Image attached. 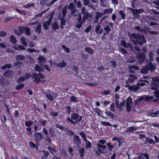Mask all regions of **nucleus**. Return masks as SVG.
Returning <instances> with one entry per match:
<instances>
[{"instance_id":"obj_1","label":"nucleus","mask_w":159,"mask_h":159,"mask_svg":"<svg viewBox=\"0 0 159 159\" xmlns=\"http://www.w3.org/2000/svg\"><path fill=\"white\" fill-rule=\"evenodd\" d=\"M131 41H132L135 45H142L146 43L145 37L143 35L134 33L131 34Z\"/></svg>"},{"instance_id":"obj_2","label":"nucleus","mask_w":159,"mask_h":159,"mask_svg":"<svg viewBox=\"0 0 159 159\" xmlns=\"http://www.w3.org/2000/svg\"><path fill=\"white\" fill-rule=\"evenodd\" d=\"M107 148V147L105 145H102L100 143H97L96 147L95 153L96 155L98 156H101L100 153L104 154L106 153L105 149Z\"/></svg>"},{"instance_id":"obj_3","label":"nucleus","mask_w":159,"mask_h":159,"mask_svg":"<svg viewBox=\"0 0 159 159\" xmlns=\"http://www.w3.org/2000/svg\"><path fill=\"white\" fill-rule=\"evenodd\" d=\"M32 78L34 79V81L37 83H39L41 81L40 79L43 80L45 78L42 74H37L36 73L33 74Z\"/></svg>"},{"instance_id":"obj_4","label":"nucleus","mask_w":159,"mask_h":159,"mask_svg":"<svg viewBox=\"0 0 159 159\" xmlns=\"http://www.w3.org/2000/svg\"><path fill=\"white\" fill-rule=\"evenodd\" d=\"M116 108L119 109L120 111L123 110L124 107L125 103V100H123V102L119 103V100H116Z\"/></svg>"},{"instance_id":"obj_5","label":"nucleus","mask_w":159,"mask_h":159,"mask_svg":"<svg viewBox=\"0 0 159 159\" xmlns=\"http://www.w3.org/2000/svg\"><path fill=\"white\" fill-rule=\"evenodd\" d=\"M34 139L36 143L37 144L39 142L41 141L43 139V136L39 132H37L34 134Z\"/></svg>"},{"instance_id":"obj_6","label":"nucleus","mask_w":159,"mask_h":159,"mask_svg":"<svg viewBox=\"0 0 159 159\" xmlns=\"http://www.w3.org/2000/svg\"><path fill=\"white\" fill-rule=\"evenodd\" d=\"M146 58L145 54L143 52L139 53L138 56V62L140 64L142 63Z\"/></svg>"},{"instance_id":"obj_7","label":"nucleus","mask_w":159,"mask_h":159,"mask_svg":"<svg viewBox=\"0 0 159 159\" xmlns=\"http://www.w3.org/2000/svg\"><path fill=\"white\" fill-rule=\"evenodd\" d=\"M24 28L25 26H19L18 27V30H15L14 32L18 36L21 35L24 32Z\"/></svg>"},{"instance_id":"obj_8","label":"nucleus","mask_w":159,"mask_h":159,"mask_svg":"<svg viewBox=\"0 0 159 159\" xmlns=\"http://www.w3.org/2000/svg\"><path fill=\"white\" fill-rule=\"evenodd\" d=\"M127 9L128 10L131 11L134 15H137L141 13L143 11V10L141 9H135L130 7H128Z\"/></svg>"},{"instance_id":"obj_9","label":"nucleus","mask_w":159,"mask_h":159,"mask_svg":"<svg viewBox=\"0 0 159 159\" xmlns=\"http://www.w3.org/2000/svg\"><path fill=\"white\" fill-rule=\"evenodd\" d=\"M128 69L129 72L133 74L135 73V71L139 70V68L137 66L133 65H129Z\"/></svg>"},{"instance_id":"obj_10","label":"nucleus","mask_w":159,"mask_h":159,"mask_svg":"<svg viewBox=\"0 0 159 159\" xmlns=\"http://www.w3.org/2000/svg\"><path fill=\"white\" fill-rule=\"evenodd\" d=\"M126 107L127 111L129 112L131 111L132 106V100H126Z\"/></svg>"},{"instance_id":"obj_11","label":"nucleus","mask_w":159,"mask_h":159,"mask_svg":"<svg viewBox=\"0 0 159 159\" xmlns=\"http://www.w3.org/2000/svg\"><path fill=\"white\" fill-rule=\"evenodd\" d=\"M148 71H153L156 69V67L154 66L152 62H150L147 65H145Z\"/></svg>"},{"instance_id":"obj_12","label":"nucleus","mask_w":159,"mask_h":159,"mask_svg":"<svg viewBox=\"0 0 159 159\" xmlns=\"http://www.w3.org/2000/svg\"><path fill=\"white\" fill-rule=\"evenodd\" d=\"M39 61V63L40 65H43L46 63V60L45 58L43 56H40L38 58Z\"/></svg>"},{"instance_id":"obj_13","label":"nucleus","mask_w":159,"mask_h":159,"mask_svg":"<svg viewBox=\"0 0 159 159\" xmlns=\"http://www.w3.org/2000/svg\"><path fill=\"white\" fill-rule=\"evenodd\" d=\"M74 141L77 146H79L81 144V141L78 136L75 135L74 137Z\"/></svg>"},{"instance_id":"obj_14","label":"nucleus","mask_w":159,"mask_h":159,"mask_svg":"<svg viewBox=\"0 0 159 159\" xmlns=\"http://www.w3.org/2000/svg\"><path fill=\"white\" fill-rule=\"evenodd\" d=\"M138 159H150L149 155L147 153H142L138 156Z\"/></svg>"},{"instance_id":"obj_15","label":"nucleus","mask_w":159,"mask_h":159,"mask_svg":"<svg viewBox=\"0 0 159 159\" xmlns=\"http://www.w3.org/2000/svg\"><path fill=\"white\" fill-rule=\"evenodd\" d=\"M137 77L136 75H130L128 80L129 82H132L134 81V80H137Z\"/></svg>"},{"instance_id":"obj_16","label":"nucleus","mask_w":159,"mask_h":159,"mask_svg":"<svg viewBox=\"0 0 159 159\" xmlns=\"http://www.w3.org/2000/svg\"><path fill=\"white\" fill-rule=\"evenodd\" d=\"M121 45L125 48H129L132 47V45L129 43H126V41L123 40L122 41Z\"/></svg>"},{"instance_id":"obj_17","label":"nucleus","mask_w":159,"mask_h":159,"mask_svg":"<svg viewBox=\"0 0 159 159\" xmlns=\"http://www.w3.org/2000/svg\"><path fill=\"white\" fill-rule=\"evenodd\" d=\"M79 149L80 148V150H79V152L80 153V157L81 158H83L84 155L85 150L84 148H81L80 146L78 147Z\"/></svg>"},{"instance_id":"obj_18","label":"nucleus","mask_w":159,"mask_h":159,"mask_svg":"<svg viewBox=\"0 0 159 159\" xmlns=\"http://www.w3.org/2000/svg\"><path fill=\"white\" fill-rule=\"evenodd\" d=\"M140 87L139 86L137 85H131L130 87V91H131L136 92L139 89Z\"/></svg>"},{"instance_id":"obj_19","label":"nucleus","mask_w":159,"mask_h":159,"mask_svg":"<svg viewBox=\"0 0 159 159\" xmlns=\"http://www.w3.org/2000/svg\"><path fill=\"white\" fill-rule=\"evenodd\" d=\"M34 69L36 71L38 72H42L44 70V68H41L40 66L38 64L35 65Z\"/></svg>"},{"instance_id":"obj_20","label":"nucleus","mask_w":159,"mask_h":159,"mask_svg":"<svg viewBox=\"0 0 159 159\" xmlns=\"http://www.w3.org/2000/svg\"><path fill=\"white\" fill-rule=\"evenodd\" d=\"M137 129L134 126H131L127 128L126 129V133L132 132L136 130Z\"/></svg>"},{"instance_id":"obj_21","label":"nucleus","mask_w":159,"mask_h":159,"mask_svg":"<svg viewBox=\"0 0 159 159\" xmlns=\"http://www.w3.org/2000/svg\"><path fill=\"white\" fill-rule=\"evenodd\" d=\"M92 15L89 12H87L86 14L84 15L82 18L83 21H84L85 20L88 19L89 17H92Z\"/></svg>"},{"instance_id":"obj_22","label":"nucleus","mask_w":159,"mask_h":159,"mask_svg":"<svg viewBox=\"0 0 159 159\" xmlns=\"http://www.w3.org/2000/svg\"><path fill=\"white\" fill-rule=\"evenodd\" d=\"M66 63L64 62V60L62 62L57 63L56 66L58 67L63 68L66 66Z\"/></svg>"},{"instance_id":"obj_23","label":"nucleus","mask_w":159,"mask_h":159,"mask_svg":"<svg viewBox=\"0 0 159 159\" xmlns=\"http://www.w3.org/2000/svg\"><path fill=\"white\" fill-rule=\"evenodd\" d=\"M105 113L107 116H109L110 118H114L115 116L114 114L111 112L109 111H107L105 112Z\"/></svg>"},{"instance_id":"obj_24","label":"nucleus","mask_w":159,"mask_h":159,"mask_svg":"<svg viewBox=\"0 0 159 159\" xmlns=\"http://www.w3.org/2000/svg\"><path fill=\"white\" fill-rule=\"evenodd\" d=\"M85 141V148L86 149L90 148L92 147V145L91 143L87 139V140L84 141Z\"/></svg>"},{"instance_id":"obj_25","label":"nucleus","mask_w":159,"mask_h":159,"mask_svg":"<svg viewBox=\"0 0 159 159\" xmlns=\"http://www.w3.org/2000/svg\"><path fill=\"white\" fill-rule=\"evenodd\" d=\"M41 27L42 25L39 24L35 28V31L38 34H40L41 32Z\"/></svg>"},{"instance_id":"obj_26","label":"nucleus","mask_w":159,"mask_h":159,"mask_svg":"<svg viewBox=\"0 0 159 159\" xmlns=\"http://www.w3.org/2000/svg\"><path fill=\"white\" fill-rule=\"evenodd\" d=\"M50 24L48 21H45L43 22V26L44 29L46 30H47L49 29L48 26H50Z\"/></svg>"},{"instance_id":"obj_27","label":"nucleus","mask_w":159,"mask_h":159,"mask_svg":"<svg viewBox=\"0 0 159 159\" xmlns=\"http://www.w3.org/2000/svg\"><path fill=\"white\" fill-rule=\"evenodd\" d=\"M52 28L55 30L59 29V26L57 22L55 21L53 23Z\"/></svg>"},{"instance_id":"obj_28","label":"nucleus","mask_w":159,"mask_h":159,"mask_svg":"<svg viewBox=\"0 0 159 159\" xmlns=\"http://www.w3.org/2000/svg\"><path fill=\"white\" fill-rule=\"evenodd\" d=\"M24 32L26 35L28 36L30 34L31 30L27 26H25Z\"/></svg>"},{"instance_id":"obj_29","label":"nucleus","mask_w":159,"mask_h":159,"mask_svg":"<svg viewBox=\"0 0 159 159\" xmlns=\"http://www.w3.org/2000/svg\"><path fill=\"white\" fill-rule=\"evenodd\" d=\"M79 117V114L75 113H73L71 116V117L73 120H77Z\"/></svg>"},{"instance_id":"obj_30","label":"nucleus","mask_w":159,"mask_h":159,"mask_svg":"<svg viewBox=\"0 0 159 159\" xmlns=\"http://www.w3.org/2000/svg\"><path fill=\"white\" fill-rule=\"evenodd\" d=\"M43 155L42 156V159H47V157L49 154V153L48 151L44 150L43 151Z\"/></svg>"},{"instance_id":"obj_31","label":"nucleus","mask_w":159,"mask_h":159,"mask_svg":"<svg viewBox=\"0 0 159 159\" xmlns=\"http://www.w3.org/2000/svg\"><path fill=\"white\" fill-rule=\"evenodd\" d=\"M85 50L90 54H93L94 51L93 49L90 47H86L84 48Z\"/></svg>"},{"instance_id":"obj_32","label":"nucleus","mask_w":159,"mask_h":159,"mask_svg":"<svg viewBox=\"0 0 159 159\" xmlns=\"http://www.w3.org/2000/svg\"><path fill=\"white\" fill-rule=\"evenodd\" d=\"M10 39V41L13 44H15L17 43L16 39L14 35H12L11 36Z\"/></svg>"},{"instance_id":"obj_33","label":"nucleus","mask_w":159,"mask_h":159,"mask_svg":"<svg viewBox=\"0 0 159 159\" xmlns=\"http://www.w3.org/2000/svg\"><path fill=\"white\" fill-rule=\"evenodd\" d=\"M25 77L23 76H21L18 79L16 82L18 84H21V83L24 82L25 80Z\"/></svg>"},{"instance_id":"obj_34","label":"nucleus","mask_w":159,"mask_h":159,"mask_svg":"<svg viewBox=\"0 0 159 159\" xmlns=\"http://www.w3.org/2000/svg\"><path fill=\"white\" fill-rule=\"evenodd\" d=\"M103 29L102 28H100L99 26L97 27L96 29V33H97L100 34H101L102 32Z\"/></svg>"},{"instance_id":"obj_35","label":"nucleus","mask_w":159,"mask_h":159,"mask_svg":"<svg viewBox=\"0 0 159 159\" xmlns=\"http://www.w3.org/2000/svg\"><path fill=\"white\" fill-rule=\"evenodd\" d=\"M48 148L52 154H53L54 153L56 152V149L52 147L49 146L48 147Z\"/></svg>"},{"instance_id":"obj_36","label":"nucleus","mask_w":159,"mask_h":159,"mask_svg":"<svg viewBox=\"0 0 159 159\" xmlns=\"http://www.w3.org/2000/svg\"><path fill=\"white\" fill-rule=\"evenodd\" d=\"M146 143H148L149 144H152V143L155 144V142H154V140L152 139L148 138H146Z\"/></svg>"},{"instance_id":"obj_37","label":"nucleus","mask_w":159,"mask_h":159,"mask_svg":"<svg viewBox=\"0 0 159 159\" xmlns=\"http://www.w3.org/2000/svg\"><path fill=\"white\" fill-rule=\"evenodd\" d=\"M79 134L81 136L84 141L85 140H87V139L86 135L83 131H82L81 132H80Z\"/></svg>"},{"instance_id":"obj_38","label":"nucleus","mask_w":159,"mask_h":159,"mask_svg":"<svg viewBox=\"0 0 159 159\" xmlns=\"http://www.w3.org/2000/svg\"><path fill=\"white\" fill-rule=\"evenodd\" d=\"M159 114V111H156L155 112L151 113L149 114V116H150L154 117L157 116V115Z\"/></svg>"},{"instance_id":"obj_39","label":"nucleus","mask_w":159,"mask_h":159,"mask_svg":"<svg viewBox=\"0 0 159 159\" xmlns=\"http://www.w3.org/2000/svg\"><path fill=\"white\" fill-rule=\"evenodd\" d=\"M25 86V85L23 83H21L20 84L17 85L16 88L15 89L16 90H20L21 89L23 88Z\"/></svg>"},{"instance_id":"obj_40","label":"nucleus","mask_w":159,"mask_h":159,"mask_svg":"<svg viewBox=\"0 0 159 159\" xmlns=\"http://www.w3.org/2000/svg\"><path fill=\"white\" fill-rule=\"evenodd\" d=\"M16 58L17 60H23L25 59V56L22 55H18L16 56Z\"/></svg>"},{"instance_id":"obj_41","label":"nucleus","mask_w":159,"mask_h":159,"mask_svg":"<svg viewBox=\"0 0 159 159\" xmlns=\"http://www.w3.org/2000/svg\"><path fill=\"white\" fill-rule=\"evenodd\" d=\"M148 71V70L146 66H145L143 67L140 70L141 72L142 73L145 74H146Z\"/></svg>"},{"instance_id":"obj_42","label":"nucleus","mask_w":159,"mask_h":159,"mask_svg":"<svg viewBox=\"0 0 159 159\" xmlns=\"http://www.w3.org/2000/svg\"><path fill=\"white\" fill-rule=\"evenodd\" d=\"M12 67V66L11 64H7L1 67V69H6V68H7L8 69H10Z\"/></svg>"},{"instance_id":"obj_43","label":"nucleus","mask_w":159,"mask_h":159,"mask_svg":"<svg viewBox=\"0 0 159 159\" xmlns=\"http://www.w3.org/2000/svg\"><path fill=\"white\" fill-rule=\"evenodd\" d=\"M106 144L107 146L108 147L109 151L110 152H111L112 151V149L115 147L113 145L111 144V143H107Z\"/></svg>"},{"instance_id":"obj_44","label":"nucleus","mask_w":159,"mask_h":159,"mask_svg":"<svg viewBox=\"0 0 159 159\" xmlns=\"http://www.w3.org/2000/svg\"><path fill=\"white\" fill-rule=\"evenodd\" d=\"M84 21H80L79 22V21H78L77 22V23L76 24V25L75 26V27L79 29H80V28H81L83 23V22Z\"/></svg>"},{"instance_id":"obj_45","label":"nucleus","mask_w":159,"mask_h":159,"mask_svg":"<svg viewBox=\"0 0 159 159\" xmlns=\"http://www.w3.org/2000/svg\"><path fill=\"white\" fill-rule=\"evenodd\" d=\"M20 41L21 44L23 45L25 47L27 46V44L26 43L25 39L24 37L23 36L21 38Z\"/></svg>"},{"instance_id":"obj_46","label":"nucleus","mask_w":159,"mask_h":159,"mask_svg":"<svg viewBox=\"0 0 159 159\" xmlns=\"http://www.w3.org/2000/svg\"><path fill=\"white\" fill-rule=\"evenodd\" d=\"M105 31L107 33H110L111 31V29L110 28L109 26L108 25H105L103 27Z\"/></svg>"},{"instance_id":"obj_47","label":"nucleus","mask_w":159,"mask_h":159,"mask_svg":"<svg viewBox=\"0 0 159 159\" xmlns=\"http://www.w3.org/2000/svg\"><path fill=\"white\" fill-rule=\"evenodd\" d=\"M14 49L17 50H19V49L24 50H25V48L23 45H20L18 46L17 48L16 47H15Z\"/></svg>"},{"instance_id":"obj_48","label":"nucleus","mask_w":159,"mask_h":159,"mask_svg":"<svg viewBox=\"0 0 159 159\" xmlns=\"http://www.w3.org/2000/svg\"><path fill=\"white\" fill-rule=\"evenodd\" d=\"M56 127L59 128L61 130H66V129L65 127L62 126L59 124H57L56 125Z\"/></svg>"},{"instance_id":"obj_49","label":"nucleus","mask_w":159,"mask_h":159,"mask_svg":"<svg viewBox=\"0 0 159 159\" xmlns=\"http://www.w3.org/2000/svg\"><path fill=\"white\" fill-rule=\"evenodd\" d=\"M66 19L64 18V17H61V18L60 23L61 24L63 25H66Z\"/></svg>"},{"instance_id":"obj_50","label":"nucleus","mask_w":159,"mask_h":159,"mask_svg":"<svg viewBox=\"0 0 159 159\" xmlns=\"http://www.w3.org/2000/svg\"><path fill=\"white\" fill-rule=\"evenodd\" d=\"M29 146L31 148H35L36 149H38V147L36 146L35 144L32 142H30Z\"/></svg>"},{"instance_id":"obj_51","label":"nucleus","mask_w":159,"mask_h":159,"mask_svg":"<svg viewBox=\"0 0 159 159\" xmlns=\"http://www.w3.org/2000/svg\"><path fill=\"white\" fill-rule=\"evenodd\" d=\"M67 12V8L65 6L64 8H63L62 10V15L63 16L62 17H64L66 16Z\"/></svg>"},{"instance_id":"obj_52","label":"nucleus","mask_w":159,"mask_h":159,"mask_svg":"<svg viewBox=\"0 0 159 159\" xmlns=\"http://www.w3.org/2000/svg\"><path fill=\"white\" fill-rule=\"evenodd\" d=\"M112 9L110 8L108 9H107L104 10V12L105 14L107 13L108 14L111 13L112 12Z\"/></svg>"},{"instance_id":"obj_53","label":"nucleus","mask_w":159,"mask_h":159,"mask_svg":"<svg viewBox=\"0 0 159 159\" xmlns=\"http://www.w3.org/2000/svg\"><path fill=\"white\" fill-rule=\"evenodd\" d=\"M39 122L42 125L44 126L46 125L47 121L45 120L40 119L39 120Z\"/></svg>"},{"instance_id":"obj_54","label":"nucleus","mask_w":159,"mask_h":159,"mask_svg":"<svg viewBox=\"0 0 159 159\" xmlns=\"http://www.w3.org/2000/svg\"><path fill=\"white\" fill-rule=\"evenodd\" d=\"M25 125L26 127H30L33 124V122L31 121H29L25 122Z\"/></svg>"},{"instance_id":"obj_55","label":"nucleus","mask_w":159,"mask_h":159,"mask_svg":"<svg viewBox=\"0 0 159 159\" xmlns=\"http://www.w3.org/2000/svg\"><path fill=\"white\" fill-rule=\"evenodd\" d=\"M119 14L122 17L123 20H124L125 19V15L123 10H120L119 11Z\"/></svg>"},{"instance_id":"obj_56","label":"nucleus","mask_w":159,"mask_h":159,"mask_svg":"<svg viewBox=\"0 0 159 159\" xmlns=\"http://www.w3.org/2000/svg\"><path fill=\"white\" fill-rule=\"evenodd\" d=\"M68 8L71 10L74 9L75 8V4L73 3H70L68 6Z\"/></svg>"},{"instance_id":"obj_57","label":"nucleus","mask_w":159,"mask_h":159,"mask_svg":"<svg viewBox=\"0 0 159 159\" xmlns=\"http://www.w3.org/2000/svg\"><path fill=\"white\" fill-rule=\"evenodd\" d=\"M154 95L157 98L156 99H159V91L157 90V91L153 92Z\"/></svg>"},{"instance_id":"obj_58","label":"nucleus","mask_w":159,"mask_h":159,"mask_svg":"<svg viewBox=\"0 0 159 159\" xmlns=\"http://www.w3.org/2000/svg\"><path fill=\"white\" fill-rule=\"evenodd\" d=\"M95 18L98 20L102 16V14L101 13L99 12H96V13Z\"/></svg>"},{"instance_id":"obj_59","label":"nucleus","mask_w":159,"mask_h":159,"mask_svg":"<svg viewBox=\"0 0 159 159\" xmlns=\"http://www.w3.org/2000/svg\"><path fill=\"white\" fill-rule=\"evenodd\" d=\"M101 124L105 126H112V125L110 124L109 122L106 121H102L101 122Z\"/></svg>"},{"instance_id":"obj_60","label":"nucleus","mask_w":159,"mask_h":159,"mask_svg":"<svg viewBox=\"0 0 159 159\" xmlns=\"http://www.w3.org/2000/svg\"><path fill=\"white\" fill-rule=\"evenodd\" d=\"M73 70L75 73L76 74H77L79 73L78 68L75 65L73 66Z\"/></svg>"},{"instance_id":"obj_61","label":"nucleus","mask_w":159,"mask_h":159,"mask_svg":"<svg viewBox=\"0 0 159 159\" xmlns=\"http://www.w3.org/2000/svg\"><path fill=\"white\" fill-rule=\"evenodd\" d=\"M84 5L85 6H88L90 3V0H83Z\"/></svg>"},{"instance_id":"obj_62","label":"nucleus","mask_w":159,"mask_h":159,"mask_svg":"<svg viewBox=\"0 0 159 159\" xmlns=\"http://www.w3.org/2000/svg\"><path fill=\"white\" fill-rule=\"evenodd\" d=\"M61 46L63 49L65 50V51L69 53L70 52V50L69 48L67 47L65 45H62Z\"/></svg>"},{"instance_id":"obj_63","label":"nucleus","mask_w":159,"mask_h":159,"mask_svg":"<svg viewBox=\"0 0 159 159\" xmlns=\"http://www.w3.org/2000/svg\"><path fill=\"white\" fill-rule=\"evenodd\" d=\"M45 137L47 142L49 143H51V140L50 136L48 134V135H45Z\"/></svg>"},{"instance_id":"obj_64","label":"nucleus","mask_w":159,"mask_h":159,"mask_svg":"<svg viewBox=\"0 0 159 159\" xmlns=\"http://www.w3.org/2000/svg\"><path fill=\"white\" fill-rule=\"evenodd\" d=\"M153 3L157 6V7L159 9V0H155L153 2Z\"/></svg>"}]
</instances>
